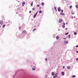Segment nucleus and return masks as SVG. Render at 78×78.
<instances>
[{
	"mask_svg": "<svg viewBox=\"0 0 78 78\" xmlns=\"http://www.w3.org/2000/svg\"><path fill=\"white\" fill-rule=\"evenodd\" d=\"M38 13V11H37L36 13L34 16V18H35L36 17V16L37 15V13Z\"/></svg>",
	"mask_w": 78,
	"mask_h": 78,
	"instance_id": "1",
	"label": "nucleus"
},
{
	"mask_svg": "<svg viewBox=\"0 0 78 78\" xmlns=\"http://www.w3.org/2000/svg\"><path fill=\"white\" fill-rule=\"evenodd\" d=\"M58 12H60L61 11V8H60V7H58Z\"/></svg>",
	"mask_w": 78,
	"mask_h": 78,
	"instance_id": "2",
	"label": "nucleus"
},
{
	"mask_svg": "<svg viewBox=\"0 0 78 78\" xmlns=\"http://www.w3.org/2000/svg\"><path fill=\"white\" fill-rule=\"evenodd\" d=\"M62 22V19H60L59 20L58 22L59 23H61Z\"/></svg>",
	"mask_w": 78,
	"mask_h": 78,
	"instance_id": "3",
	"label": "nucleus"
},
{
	"mask_svg": "<svg viewBox=\"0 0 78 78\" xmlns=\"http://www.w3.org/2000/svg\"><path fill=\"white\" fill-rule=\"evenodd\" d=\"M64 43H65V44H68V43H69V42H68V41H64Z\"/></svg>",
	"mask_w": 78,
	"mask_h": 78,
	"instance_id": "4",
	"label": "nucleus"
},
{
	"mask_svg": "<svg viewBox=\"0 0 78 78\" xmlns=\"http://www.w3.org/2000/svg\"><path fill=\"white\" fill-rule=\"evenodd\" d=\"M23 34H26L27 33V32L25 30H23V31L22 32Z\"/></svg>",
	"mask_w": 78,
	"mask_h": 78,
	"instance_id": "5",
	"label": "nucleus"
},
{
	"mask_svg": "<svg viewBox=\"0 0 78 78\" xmlns=\"http://www.w3.org/2000/svg\"><path fill=\"white\" fill-rule=\"evenodd\" d=\"M55 76H56L58 77V76H59V74H58V73H56L55 74Z\"/></svg>",
	"mask_w": 78,
	"mask_h": 78,
	"instance_id": "6",
	"label": "nucleus"
},
{
	"mask_svg": "<svg viewBox=\"0 0 78 78\" xmlns=\"http://www.w3.org/2000/svg\"><path fill=\"white\" fill-rule=\"evenodd\" d=\"M61 15H62V16H64L65 15V14L64 13L61 12L60 13Z\"/></svg>",
	"mask_w": 78,
	"mask_h": 78,
	"instance_id": "7",
	"label": "nucleus"
},
{
	"mask_svg": "<svg viewBox=\"0 0 78 78\" xmlns=\"http://www.w3.org/2000/svg\"><path fill=\"white\" fill-rule=\"evenodd\" d=\"M25 2H23L22 3V6H24L25 5Z\"/></svg>",
	"mask_w": 78,
	"mask_h": 78,
	"instance_id": "8",
	"label": "nucleus"
},
{
	"mask_svg": "<svg viewBox=\"0 0 78 78\" xmlns=\"http://www.w3.org/2000/svg\"><path fill=\"white\" fill-rule=\"evenodd\" d=\"M34 68H32L33 70H36V67L35 66H34Z\"/></svg>",
	"mask_w": 78,
	"mask_h": 78,
	"instance_id": "9",
	"label": "nucleus"
},
{
	"mask_svg": "<svg viewBox=\"0 0 78 78\" xmlns=\"http://www.w3.org/2000/svg\"><path fill=\"white\" fill-rule=\"evenodd\" d=\"M3 22L2 21H0V24H1L2 25V24H3Z\"/></svg>",
	"mask_w": 78,
	"mask_h": 78,
	"instance_id": "10",
	"label": "nucleus"
},
{
	"mask_svg": "<svg viewBox=\"0 0 78 78\" xmlns=\"http://www.w3.org/2000/svg\"><path fill=\"white\" fill-rule=\"evenodd\" d=\"M62 73V75H64V72H62L61 73Z\"/></svg>",
	"mask_w": 78,
	"mask_h": 78,
	"instance_id": "11",
	"label": "nucleus"
},
{
	"mask_svg": "<svg viewBox=\"0 0 78 78\" xmlns=\"http://www.w3.org/2000/svg\"><path fill=\"white\" fill-rule=\"evenodd\" d=\"M33 2H32L31 4V6H33Z\"/></svg>",
	"mask_w": 78,
	"mask_h": 78,
	"instance_id": "12",
	"label": "nucleus"
},
{
	"mask_svg": "<svg viewBox=\"0 0 78 78\" xmlns=\"http://www.w3.org/2000/svg\"><path fill=\"white\" fill-rule=\"evenodd\" d=\"M76 77V76L75 75H73L72 76V78H75Z\"/></svg>",
	"mask_w": 78,
	"mask_h": 78,
	"instance_id": "13",
	"label": "nucleus"
},
{
	"mask_svg": "<svg viewBox=\"0 0 78 78\" xmlns=\"http://www.w3.org/2000/svg\"><path fill=\"white\" fill-rule=\"evenodd\" d=\"M56 39H59V36H57L56 37Z\"/></svg>",
	"mask_w": 78,
	"mask_h": 78,
	"instance_id": "14",
	"label": "nucleus"
},
{
	"mask_svg": "<svg viewBox=\"0 0 78 78\" xmlns=\"http://www.w3.org/2000/svg\"><path fill=\"white\" fill-rule=\"evenodd\" d=\"M68 38H69V39H70V34H69L68 35Z\"/></svg>",
	"mask_w": 78,
	"mask_h": 78,
	"instance_id": "15",
	"label": "nucleus"
},
{
	"mask_svg": "<svg viewBox=\"0 0 78 78\" xmlns=\"http://www.w3.org/2000/svg\"><path fill=\"white\" fill-rule=\"evenodd\" d=\"M74 35H76V34H77V33L76 32H75L74 33Z\"/></svg>",
	"mask_w": 78,
	"mask_h": 78,
	"instance_id": "16",
	"label": "nucleus"
},
{
	"mask_svg": "<svg viewBox=\"0 0 78 78\" xmlns=\"http://www.w3.org/2000/svg\"><path fill=\"white\" fill-rule=\"evenodd\" d=\"M67 68L68 69H70V67L69 66H68L67 67Z\"/></svg>",
	"mask_w": 78,
	"mask_h": 78,
	"instance_id": "17",
	"label": "nucleus"
},
{
	"mask_svg": "<svg viewBox=\"0 0 78 78\" xmlns=\"http://www.w3.org/2000/svg\"><path fill=\"white\" fill-rule=\"evenodd\" d=\"M52 75H55V73H54V72H52Z\"/></svg>",
	"mask_w": 78,
	"mask_h": 78,
	"instance_id": "18",
	"label": "nucleus"
},
{
	"mask_svg": "<svg viewBox=\"0 0 78 78\" xmlns=\"http://www.w3.org/2000/svg\"><path fill=\"white\" fill-rule=\"evenodd\" d=\"M44 2H42L41 3V5L42 6H44Z\"/></svg>",
	"mask_w": 78,
	"mask_h": 78,
	"instance_id": "19",
	"label": "nucleus"
},
{
	"mask_svg": "<svg viewBox=\"0 0 78 78\" xmlns=\"http://www.w3.org/2000/svg\"><path fill=\"white\" fill-rule=\"evenodd\" d=\"M42 12L41 10H40L39 12V13H40V14H41V13H42Z\"/></svg>",
	"mask_w": 78,
	"mask_h": 78,
	"instance_id": "20",
	"label": "nucleus"
},
{
	"mask_svg": "<svg viewBox=\"0 0 78 78\" xmlns=\"http://www.w3.org/2000/svg\"><path fill=\"white\" fill-rule=\"evenodd\" d=\"M69 34V32L66 33L65 34V35H67V34Z\"/></svg>",
	"mask_w": 78,
	"mask_h": 78,
	"instance_id": "21",
	"label": "nucleus"
},
{
	"mask_svg": "<svg viewBox=\"0 0 78 78\" xmlns=\"http://www.w3.org/2000/svg\"><path fill=\"white\" fill-rule=\"evenodd\" d=\"M55 9V11H57V9H56V7L55 6L54 7Z\"/></svg>",
	"mask_w": 78,
	"mask_h": 78,
	"instance_id": "22",
	"label": "nucleus"
},
{
	"mask_svg": "<svg viewBox=\"0 0 78 78\" xmlns=\"http://www.w3.org/2000/svg\"><path fill=\"white\" fill-rule=\"evenodd\" d=\"M76 8H78V5H76Z\"/></svg>",
	"mask_w": 78,
	"mask_h": 78,
	"instance_id": "23",
	"label": "nucleus"
},
{
	"mask_svg": "<svg viewBox=\"0 0 78 78\" xmlns=\"http://www.w3.org/2000/svg\"><path fill=\"white\" fill-rule=\"evenodd\" d=\"M71 14H74V12L73 11L72 12Z\"/></svg>",
	"mask_w": 78,
	"mask_h": 78,
	"instance_id": "24",
	"label": "nucleus"
},
{
	"mask_svg": "<svg viewBox=\"0 0 78 78\" xmlns=\"http://www.w3.org/2000/svg\"><path fill=\"white\" fill-rule=\"evenodd\" d=\"M62 27H63V28H65V26L64 25H62Z\"/></svg>",
	"mask_w": 78,
	"mask_h": 78,
	"instance_id": "25",
	"label": "nucleus"
},
{
	"mask_svg": "<svg viewBox=\"0 0 78 78\" xmlns=\"http://www.w3.org/2000/svg\"><path fill=\"white\" fill-rule=\"evenodd\" d=\"M72 5H70V6H69V8H72Z\"/></svg>",
	"mask_w": 78,
	"mask_h": 78,
	"instance_id": "26",
	"label": "nucleus"
},
{
	"mask_svg": "<svg viewBox=\"0 0 78 78\" xmlns=\"http://www.w3.org/2000/svg\"><path fill=\"white\" fill-rule=\"evenodd\" d=\"M5 27V25H4L2 26V27H3V28H4V27Z\"/></svg>",
	"mask_w": 78,
	"mask_h": 78,
	"instance_id": "27",
	"label": "nucleus"
},
{
	"mask_svg": "<svg viewBox=\"0 0 78 78\" xmlns=\"http://www.w3.org/2000/svg\"><path fill=\"white\" fill-rule=\"evenodd\" d=\"M53 78H56V76H54L53 77Z\"/></svg>",
	"mask_w": 78,
	"mask_h": 78,
	"instance_id": "28",
	"label": "nucleus"
},
{
	"mask_svg": "<svg viewBox=\"0 0 78 78\" xmlns=\"http://www.w3.org/2000/svg\"><path fill=\"white\" fill-rule=\"evenodd\" d=\"M72 19H73V16H71Z\"/></svg>",
	"mask_w": 78,
	"mask_h": 78,
	"instance_id": "29",
	"label": "nucleus"
},
{
	"mask_svg": "<svg viewBox=\"0 0 78 78\" xmlns=\"http://www.w3.org/2000/svg\"><path fill=\"white\" fill-rule=\"evenodd\" d=\"M40 5H38L37 6V7H39V6H40Z\"/></svg>",
	"mask_w": 78,
	"mask_h": 78,
	"instance_id": "30",
	"label": "nucleus"
},
{
	"mask_svg": "<svg viewBox=\"0 0 78 78\" xmlns=\"http://www.w3.org/2000/svg\"><path fill=\"white\" fill-rule=\"evenodd\" d=\"M63 39H67V38H63Z\"/></svg>",
	"mask_w": 78,
	"mask_h": 78,
	"instance_id": "31",
	"label": "nucleus"
},
{
	"mask_svg": "<svg viewBox=\"0 0 78 78\" xmlns=\"http://www.w3.org/2000/svg\"><path fill=\"white\" fill-rule=\"evenodd\" d=\"M63 24L64 25H66V24L64 23H63Z\"/></svg>",
	"mask_w": 78,
	"mask_h": 78,
	"instance_id": "32",
	"label": "nucleus"
},
{
	"mask_svg": "<svg viewBox=\"0 0 78 78\" xmlns=\"http://www.w3.org/2000/svg\"><path fill=\"white\" fill-rule=\"evenodd\" d=\"M34 9H34V8H32V10H34Z\"/></svg>",
	"mask_w": 78,
	"mask_h": 78,
	"instance_id": "33",
	"label": "nucleus"
},
{
	"mask_svg": "<svg viewBox=\"0 0 78 78\" xmlns=\"http://www.w3.org/2000/svg\"><path fill=\"white\" fill-rule=\"evenodd\" d=\"M63 11H64V10H62L61 12H62Z\"/></svg>",
	"mask_w": 78,
	"mask_h": 78,
	"instance_id": "34",
	"label": "nucleus"
},
{
	"mask_svg": "<svg viewBox=\"0 0 78 78\" xmlns=\"http://www.w3.org/2000/svg\"><path fill=\"white\" fill-rule=\"evenodd\" d=\"M75 47H78V45H76Z\"/></svg>",
	"mask_w": 78,
	"mask_h": 78,
	"instance_id": "35",
	"label": "nucleus"
},
{
	"mask_svg": "<svg viewBox=\"0 0 78 78\" xmlns=\"http://www.w3.org/2000/svg\"><path fill=\"white\" fill-rule=\"evenodd\" d=\"M63 69H64V68H65V66H63Z\"/></svg>",
	"mask_w": 78,
	"mask_h": 78,
	"instance_id": "36",
	"label": "nucleus"
},
{
	"mask_svg": "<svg viewBox=\"0 0 78 78\" xmlns=\"http://www.w3.org/2000/svg\"><path fill=\"white\" fill-rule=\"evenodd\" d=\"M31 11H29V13H31Z\"/></svg>",
	"mask_w": 78,
	"mask_h": 78,
	"instance_id": "37",
	"label": "nucleus"
},
{
	"mask_svg": "<svg viewBox=\"0 0 78 78\" xmlns=\"http://www.w3.org/2000/svg\"><path fill=\"white\" fill-rule=\"evenodd\" d=\"M20 28H21V27H20L19 28V29L20 30Z\"/></svg>",
	"mask_w": 78,
	"mask_h": 78,
	"instance_id": "38",
	"label": "nucleus"
},
{
	"mask_svg": "<svg viewBox=\"0 0 78 78\" xmlns=\"http://www.w3.org/2000/svg\"><path fill=\"white\" fill-rule=\"evenodd\" d=\"M35 30H36V29L35 28L34 29L33 31H35Z\"/></svg>",
	"mask_w": 78,
	"mask_h": 78,
	"instance_id": "39",
	"label": "nucleus"
},
{
	"mask_svg": "<svg viewBox=\"0 0 78 78\" xmlns=\"http://www.w3.org/2000/svg\"><path fill=\"white\" fill-rule=\"evenodd\" d=\"M76 61H78V58H76Z\"/></svg>",
	"mask_w": 78,
	"mask_h": 78,
	"instance_id": "40",
	"label": "nucleus"
},
{
	"mask_svg": "<svg viewBox=\"0 0 78 78\" xmlns=\"http://www.w3.org/2000/svg\"><path fill=\"white\" fill-rule=\"evenodd\" d=\"M66 25H68V23H66Z\"/></svg>",
	"mask_w": 78,
	"mask_h": 78,
	"instance_id": "41",
	"label": "nucleus"
},
{
	"mask_svg": "<svg viewBox=\"0 0 78 78\" xmlns=\"http://www.w3.org/2000/svg\"><path fill=\"white\" fill-rule=\"evenodd\" d=\"M45 61H47V59L46 58H45Z\"/></svg>",
	"mask_w": 78,
	"mask_h": 78,
	"instance_id": "42",
	"label": "nucleus"
},
{
	"mask_svg": "<svg viewBox=\"0 0 78 78\" xmlns=\"http://www.w3.org/2000/svg\"><path fill=\"white\" fill-rule=\"evenodd\" d=\"M41 7H39V9H41Z\"/></svg>",
	"mask_w": 78,
	"mask_h": 78,
	"instance_id": "43",
	"label": "nucleus"
},
{
	"mask_svg": "<svg viewBox=\"0 0 78 78\" xmlns=\"http://www.w3.org/2000/svg\"><path fill=\"white\" fill-rule=\"evenodd\" d=\"M76 53H78V51H76Z\"/></svg>",
	"mask_w": 78,
	"mask_h": 78,
	"instance_id": "44",
	"label": "nucleus"
},
{
	"mask_svg": "<svg viewBox=\"0 0 78 78\" xmlns=\"http://www.w3.org/2000/svg\"><path fill=\"white\" fill-rule=\"evenodd\" d=\"M67 30V28H66V30Z\"/></svg>",
	"mask_w": 78,
	"mask_h": 78,
	"instance_id": "45",
	"label": "nucleus"
},
{
	"mask_svg": "<svg viewBox=\"0 0 78 78\" xmlns=\"http://www.w3.org/2000/svg\"><path fill=\"white\" fill-rule=\"evenodd\" d=\"M60 30H61V29H58V31H60Z\"/></svg>",
	"mask_w": 78,
	"mask_h": 78,
	"instance_id": "46",
	"label": "nucleus"
},
{
	"mask_svg": "<svg viewBox=\"0 0 78 78\" xmlns=\"http://www.w3.org/2000/svg\"><path fill=\"white\" fill-rule=\"evenodd\" d=\"M74 18H76V17L74 16Z\"/></svg>",
	"mask_w": 78,
	"mask_h": 78,
	"instance_id": "47",
	"label": "nucleus"
},
{
	"mask_svg": "<svg viewBox=\"0 0 78 78\" xmlns=\"http://www.w3.org/2000/svg\"><path fill=\"white\" fill-rule=\"evenodd\" d=\"M34 27H36V26H34Z\"/></svg>",
	"mask_w": 78,
	"mask_h": 78,
	"instance_id": "48",
	"label": "nucleus"
},
{
	"mask_svg": "<svg viewBox=\"0 0 78 78\" xmlns=\"http://www.w3.org/2000/svg\"><path fill=\"white\" fill-rule=\"evenodd\" d=\"M0 27H1V26H0Z\"/></svg>",
	"mask_w": 78,
	"mask_h": 78,
	"instance_id": "49",
	"label": "nucleus"
},
{
	"mask_svg": "<svg viewBox=\"0 0 78 78\" xmlns=\"http://www.w3.org/2000/svg\"><path fill=\"white\" fill-rule=\"evenodd\" d=\"M65 0V1H66V0Z\"/></svg>",
	"mask_w": 78,
	"mask_h": 78,
	"instance_id": "50",
	"label": "nucleus"
},
{
	"mask_svg": "<svg viewBox=\"0 0 78 78\" xmlns=\"http://www.w3.org/2000/svg\"><path fill=\"white\" fill-rule=\"evenodd\" d=\"M19 2V1H18Z\"/></svg>",
	"mask_w": 78,
	"mask_h": 78,
	"instance_id": "51",
	"label": "nucleus"
},
{
	"mask_svg": "<svg viewBox=\"0 0 78 78\" xmlns=\"http://www.w3.org/2000/svg\"><path fill=\"white\" fill-rule=\"evenodd\" d=\"M36 0V1H37V0Z\"/></svg>",
	"mask_w": 78,
	"mask_h": 78,
	"instance_id": "52",
	"label": "nucleus"
},
{
	"mask_svg": "<svg viewBox=\"0 0 78 78\" xmlns=\"http://www.w3.org/2000/svg\"><path fill=\"white\" fill-rule=\"evenodd\" d=\"M77 16H78V14L77 15Z\"/></svg>",
	"mask_w": 78,
	"mask_h": 78,
	"instance_id": "53",
	"label": "nucleus"
}]
</instances>
